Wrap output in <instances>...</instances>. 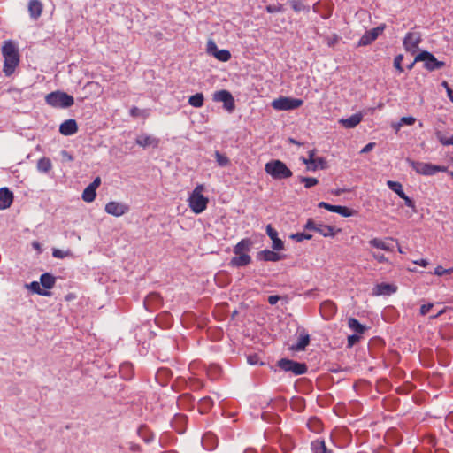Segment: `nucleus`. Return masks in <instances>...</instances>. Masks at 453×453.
I'll return each mask as SVG.
<instances>
[{
	"label": "nucleus",
	"instance_id": "bb28decb",
	"mask_svg": "<svg viewBox=\"0 0 453 453\" xmlns=\"http://www.w3.org/2000/svg\"><path fill=\"white\" fill-rule=\"evenodd\" d=\"M311 449L313 453H331L332 451L327 449L324 440H315L311 442Z\"/></svg>",
	"mask_w": 453,
	"mask_h": 453
},
{
	"label": "nucleus",
	"instance_id": "72a5a7b5",
	"mask_svg": "<svg viewBox=\"0 0 453 453\" xmlns=\"http://www.w3.org/2000/svg\"><path fill=\"white\" fill-rule=\"evenodd\" d=\"M96 192L92 187L88 186L82 192V199L87 203H91L95 200Z\"/></svg>",
	"mask_w": 453,
	"mask_h": 453
},
{
	"label": "nucleus",
	"instance_id": "39448f33",
	"mask_svg": "<svg viewBox=\"0 0 453 453\" xmlns=\"http://www.w3.org/2000/svg\"><path fill=\"white\" fill-rule=\"evenodd\" d=\"M45 101L49 105L59 108H67L74 104L73 97L62 91H54L48 94Z\"/></svg>",
	"mask_w": 453,
	"mask_h": 453
},
{
	"label": "nucleus",
	"instance_id": "052dcab7",
	"mask_svg": "<svg viewBox=\"0 0 453 453\" xmlns=\"http://www.w3.org/2000/svg\"><path fill=\"white\" fill-rule=\"evenodd\" d=\"M61 156L64 161L72 162L73 160V156L66 150H62Z\"/></svg>",
	"mask_w": 453,
	"mask_h": 453
},
{
	"label": "nucleus",
	"instance_id": "58836bf2",
	"mask_svg": "<svg viewBox=\"0 0 453 453\" xmlns=\"http://www.w3.org/2000/svg\"><path fill=\"white\" fill-rule=\"evenodd\" d=\"M129 113L133 118H139V117L146 118L148 116V113L145 110H141L136 106H133L130 109Z\"/></svg>",
	"mask_w": 453,
	"mask_h": 453
},
{
	"label": "nucleus",
	"instance_id": "f257e3e1",
	"mask_svg": "<svg viewBox=\"0 0 453 453\" xmlns=\"http://www.w3.org/2000/svg\"><path fill=\"white\" fill-rule=\"evenodd\" d=\"M4 57L3 72L5 76H11L19 63V54L16 44L12 41H4L2 46Z\"/></svg>",
	"mask_w": 453,
	"mask_h": 453
},
{
	"label": "nucleus",
	"instance_id": "9d476101",
	"mask_svg": "<svg viewBox=\"0 0 453 453\" xmlns=\"http://www.w3.org/2000/svg\"><path fill=\"white\" fill-rule=\"evenodd\" d=\"M422 41L421 34L419 32H409L403 39V47L406 51L414 53L418 48Z\"/></svg>",
	"mask_w": 453,
	"mask_h": 453
},
{
	"label": "nucleus",
	"instance_id": "7ed1b4c3",
	"mask_svg": "<svg viewBox=\"0 0 453 453\" xmlns=\"http://www.w3.org/2000/svg\"><path fill=\"white\" fill-rule=\"evenodd\" d=\"M265 171L273 179L282 180L292 176V171L282 161L276 159L265 164Z\"/></svg>",
	"mask_w": 453,
	"mask_h": 453
},
{
	"label": "nucleus",
	"instance_id": "423d86ee",
	"mask_svg": "<svg viewBox=\"0 0 453 453\" xmlns=\"http://www.w3.org/2000/svg\"><path fill=\"white\" fill-rule=\"evenodd\" d=\"M414 62H424V67L429 72H433L445 66V63L443 61L437 60L432 53L426 50L419 52L415 57Z\"/></svg>",
	"mask_w": 453,
	"mask_h": 453
},
{
	"label": "nucleus",
	"instance_id": "e2e57ef3",
	"mask_svg": "<svg viewBox=\"0 0 453 453\" xmlns=\"http://www.w3.org/2000/svg\"><path fill=\"white\" fill-rule=\"evenodd\" d=\"M325 165H326V161L324 158H322V157L317 158V159H315V164H314V166L312 167V169L315 170L318 167V165H319L321 168H324Z\"/></svg>",
	"mask_w": 453,
	"mask_h": 453
},
{
	"label": "nucleus",
	"instance_id": "09e8293b",
	"mask_svg": "<svg viewBox=\"0 0 453 453\" xmlns=\"http://www.w3.org/2000/svg\"><path fill=\"white\" fill-rule=\"evenodd\" d=\"M400 121L403 126H404V125L411 126L416 122V119L412 116H407V117H402L400 119Z\"/></svg>",
	"mask_w": 453,
	"mask_h": 453
},
{
	"label": "nucleus",
	"instance_id": "f704fd0d",
	"mask_svg": "<svg viewBox=\"0 0 453 453\" xmlns=\"http://www.w3.org/2000/svg\"><path fill=\"white\" fill-rule=\"evenodd\" d=\"M213 56L223 62H226L231 58V54L227 50H217L215 52H213Z\"/></svg>",
	"mask_w": 453,
	"mask_h": 453
},
{
	"label": "nucleus",
	"instance_id": "6e6d98bb",
	"mask_svg": "<svg viewBox=\"0 0 453 453\" xmlns=\"http://www.w3.org/2000/svg\"><path fill=\"white\" fill-rule=\"evenodd\" d=\"M376 143L375 142H369L367 143L360 151V153L362 154H365V153H368L370 152L374 147H375Z\"/></svg>",
	"mask_w": 453,
	"mask_h": 453
},
{
	"label": "nucleus",
	"instance_id": "4be33fe9",
	"mask_svg": "<svg viewBox=\"0 0 453 453\" xmlns=\"http://www.w3.org/2000/svg\"><path fill=\"white\" fill-rule=\"evenodd\" d=\"M362 119L361 113H356L348 119H341L339 122L346 128H354L362 121Z\"/></svg>",
	"mask_w": 453,
	"mask_h": 453
},
{
	"label": "nucleus",
	"instance_id": "ea45409f",
	"mask_svg": "<svg viewBox=\"0 0 453 453\" xmlns=\"http://www.w3.org/2000/svg\"><path fill=\"white\" fill-rule=\"evenodd\" d=\"M300 181L303 183L306 188H310L318 184L319 180L313 177H301Z\"/></svg>",
	"mask_w": 453,
	"mask_h": 453
},
{
	"label": "nucleus",
	"instance_id": "0eeeda50",
	"mask_svg": "<svg viewBox=\"0 0 453 453\" xmlns=\"http://www.w3.org/2000/svg\"><path fill=\"white\" fill-rule=\"evenodd\" d=\"M303 104V101L302 99L281 96L273 100L272 106L278 111H289L299 108Z\"/></svg>",
	"mask_w": 453,
	"mask_h": 453
},
{
	"label": "nucleus",
	"instance_id": "a878e982",
	"mask_svg": "<svg viewBox=\"0 0 453 453\" xmlns=\"http://www.w3.org/2000/svg\"><path fill=\"white\" fill-rule=\"evenodd\" d=\"M40 282L43 288L50 289L54 287L56 283V278L53 275L46 273L41 275Z\"/></svg>",
	"mask_w": 453,
	"mask_h": 453
},
{
	"label": "nucleus",
	"instance_id": "9b49d317",
	"mask_svg": "<svg viewBox=\"0 0 453 453\" xmlns=\"http://www.w3.org/2000/svg\"><path fill=\"white\" fill-rule=\"evenodd\" d=\"M386 28L385 24H381L371 30L366 31L358 41V46H366L374 42Z\"/></svg>",
	"mask_w": 453,
	"mask_h": 453
},
{
	"label": "nucleus",
	"instance_id": "338daca9",
	"mask_svg": "<svg viewBox=\"0 0 453 453\" xmlns=\"http://www.w3.org/2000/svg\"><path fill=\"white\" fill-rule=\"evenodd\" d=\"M392 127H393V128L395 129V133H397V132L401 129V127H403V125L401 124V121L399 120V122H397V123H394V124L392 125Z\"/></svg>",
	"mask_w": 453,
	"mask_h": 453
},
{
	"label": "nucleus",
	"instance_id": "bf43d9fd",
	"mask_svg": "<svg viewBox=\"0 0 453 453\" xmlns=\"http://www.w3.org/2000/svg\"><path fill=\"white\" fill-rule=\"evenodd\" d=\"M372 257L377 260L379 263L388 262V258L384 255L376 254L374 252L372 253Z\"/></svg>",
	"mask_w": 453,
	"mask_h": 453
},
{
	"label": "nucleus",
	"instance_id": "2eb2a0df",
	"mask_svg": "<svg viewBox=\"0 0 453 453\" xmlns=\"http://www.w3.org/2000/svg\"><path fill=\"white\" fill-rule=\"evenodd\" d=\"M78 131V125L75 119H70L64 121L59 127V132L65 136H69L76 134Z\"/></svg>",
	"mask_w": 453,
	"mask_h": 453
},
{
	"label": "nucleus",
	"instance_id": "79ce46f5",
	"mask_svg": "<svg viewBox=\"0 0 453 453\" xmlns=\"http://www.w3.org/2000/svg\"><path fill=\"white\" fill-rule=\"evenodd\" d=\"M403 59V56L402 54L397 55L394 59V66L400 73L403 72V68L402 66Z\"/></svg>",
	"mask_w": 453,
	"mask_h": 453
},
{
	"label": "nucleus",
	"instance_id": "37998d69",
	"mask_svg": "<svg viewBox=\"0 0 453 453\" xmlns=\"http://www.w3.org/2000/svg\"><path fill=\"white\" fill-rule=\"evenodd\" d=\"M318 206H319V208H324V209H326V210H327V211H331V212H335V213H336V212H337V210H338V206H339V205H332V204L327 203H326V202H320V203L318 204Z\"/></svg>",
	"mask_w": 453,
	"mask_h": 453
},
{
	"label": "nucleus",
	"instance_id": "5701e85b",
	"mask_svg": "<svg viewBox=\"0 0 453 453\" xmlns=\"http://www.w3.org/2000/svg\"><path fill=\"white\" fill-rule=\"evenodd\" d=\"M341 232V229H335L334 226L319 223L318 225L317 233L324 237H334L337 233Z\"/></svg>",
	"mask_w": 453,
	"mask_h": 453
},
{
	"label": "nucleus",
	"instance_id": "de8ad7c7",
	"mask_svg": "<svg viewBox=\"0 0 453 453\" xmlns=\"http://www.w3.org/2000/svg\"><path fill=\"white\" fill-rule=\"evenodd\" d=\"M70 254L69 251H64L58 249H54L52 251V256L56 258H65Z\"/></svg>",
	"mask_w": 453,
	"mask_h": 453
},
{
	"label": "nucleus",
	"instance_id": "603ef678",
	"mask_svg": "<svg viewBox=\"0 0 453 453\" xmlns=\"http://www.w3.org/2000/svg\"><path fill=\"white\" fill-rule=\"evenodd\" d=\"M438 140L443 145H453V135L447 138L441 134H438Z\"/></svg>",
	"mask_w": 453,
	"mask_h": 453
},
{
	"label": "nucleus",
	"instance_id": "4d7b16f0",
	"mask_svg": "<svg viewBox=\"0 0 453 453\" xmlns=\"http://www.w3.org/2000/svg\"><path fill=\"white\" fill-rule=\"evenodd\" d=\"M432 307H433V303L423 304L420 307V314L421 315L427 314L429 312V311L432 309Z\"/></svg>",
	"mask_w": 453,
	"mask_h": 453
},
{
	"label": "nucleus",
	"instance_id": "a19ab883",
	"mask_svg": "<svg viewBox=\"0 0 453 453\" xmlns=\"http://www.w3.org/2000/svg\"><path fill=\"white\" fill-rule=\"evenodd\" d=\"M307 425L311 430L315 432H319L321 428L320 421L316 418L310 419Z\"/></svg>",
	"mask_w": 453,
	"mask_h": 453
},
{
	"label": "nucleus",
	"instance_id": "ddd939ff",
	"mask_svg": "<svg viewBox=\"0 0 453 453\" xmlns=\"http://www.w3.org/2000/svg\"><path fill=\"white\" fill-rule=\"evenodd\" d=\"M319 311L324 319L330 320L335 315L337 307L334 302L326 300L320 304Z\"/></svg>",
	"mask_w": 453,
	"mask_h": 453
},
{
	"label": "nucleus",
	"instance_id": "aec40b11",
	"mask_svg": "<svg viewBox=\"0 0 453 453\" xmlns=\"http://www.w3.org/2000/svg\"><path fill=\"white\" fill-rule=\"evenodd\" d=\"M309 343L310 335L304 330H303L299 334L297 342L295 345H292L290 349L294 351H302L305 349Z\"/></svg>",
	"mask_w": 453,
	"mask_h": 453
},
{
	"label": "nucleus",
	"instance_id": "a18cd8bd",
	"mask_svg": "<svg viewBox=\"0 0 453 453\" xmlns=\"http://www.w3.org/2000/svg\"><path fill=\"white\" fill-rule=\"evenodd\" d=\"M453 273V268L444 269L441 265H438L434 269V274L437 276H442L446 273Z\"/></svg>",
	"mask_w": 453,
	"mask_h": 453
},
{
	"label": "nucleus",
	"instance_id": "b1692460",
	"mask_svg": "<svg viewBox=\"0 0 453 453\" xmlns=\"http://www.w3.org/2000/svg\"><path fill=\"white\" fill-rule=\"evenodd\" d=\"M251 262V257L248 254H235L231 261L230 265L235 267H242L249 265Z\"/></svg>",
	"mask_w": 453,
	"mask_h": 453
},
{
	"label": "nucleus",
	"instance_id": "20e7f679",
	"mask_svg": "<svg viewBox=\"0 0 453 453\" xmlns=\"http://www.w3.org/2000/svg\"><path fill=\"white\" fill-rule=\"evenodd\" d=\"M407 163L418 174L425 176H432L439 172H447L448 167L444 165H433L431 163H424L419 161H414L407 158Z\"/></svg>",
	"mask_w": 453,
	"mask_h": 453
},
{
	"label": "nucleus",
	"instance_id": "f03ea898",
	"mask_svg": "<svg viewBox=\"0 0 453 453\" xmlns=\"http://www.w3.org/2000/svg\"><path fill=\"white\" fill-rule=\"evenodd\" d=\"M204 186L198 184L188 198V206L196 214H200L207 208L209 199L203 195Z\"/></svg>",
	"mask_w": 453,
	"mask_h": 453
},
{
	"label": "nucleus",
	"instance_id": "f8f14e48",
	"mask_svg": "<svg viewBox=\"0 0 453 453\" xmlns=\"http://www.w3.org/2000/svg\"><path fill=\"white\" fill-rule=\"evenodd\" d=\"M129 210V207L122 203L111 201L106 203L105 211L112 216L120 217L126 214Z\"/></svg>",
	"mask_w": 453,
	"mask_h": 453
},
{
	"label": "nucleus",
	"instance_id": "a211bd4d",
	"mask_svg": "<svg viewBox=\"0 0 453 453\" xmlns=\"http://www.w3.org/2000/svg\"><path fill=\"white\" fill-rule=\"evenodd\" d=\"M13 202V193L7 188H0V210L9 208Z\"/></svg>",
	"mask_w": 453,
	"mask_h": 453
},
{
	"label": "nucleus",
	"instance_id": "1a4fd4ad",
	"mask_svg": "<svg viewBox=\"0 0 453 453\" xmlns=\"http://www.w3.org/2000/svg\"><path fill=\"white\" fill-rule=\"evenodd\" d=\"M213 100L215 102H222L224 104V108L228 112H232L235 108V104L232 94L226 89L216 91L213 94Z\"/></svg>",
	"mask_w": 453,
	"mask_h": 453
},
{
	"label": "nucleus",
	"instance_id": "e433bc0d",
	"mask_svg": "<svg viewBox=\"0 0 453 453\" xmlns=\"http://www.w3.org/2000/svg\"><path fill=\"white\" fill-rule=\"evenodd\" d=\"M26 288L36 294L41 295V296H48L49 295V293L47 291L42 290V288L40 287V283L37 281H33L30 284H27Z\"/></svg>",
	"mask_w": 453,
	"mask_h": 453
},
{
	"label": "nucleus",
	"instance_id": "412c9836",
	"mask_svg": "<svg viewBox=\"0 0 453 453\" xmlns=\"http://www.w3.org/2000/svg\"><path fill=\"white\" fill-rule=\"evenodd\" d=\"M257 257L264 261L277 262L283 258V256L273 250H265L257 254Z\"/></svg>",
	"mask_w": 453,
	"mask_h": 453
},
{
	"label": "nucleus",
	"instance_id": "69168bd1",
	"mask_svg": "<svg viewBox=\"0 0 453 453\" xmlns=\"http://www.w3.org/2000/svg\"><path fill=\"white\" fill-rule=\"evenodd\" d=\"M280 299V297L279 296H270L268 297V303L271 304V305H274L277 303V302Z\"/></svg>",
	"mask_w": 453,
	"mask_h": 453
},
{
	"label": "nucleus",
	"instance_id": "0e129e2a",
	"mask_svg": "<svg viewBox=\"0 0 453 453\" xmlns=\"http://www.w3.org/2000/svg\"><path fill=\"white\" fill-rule=\"evenodd\" d=\"M101 184V179L100 177H96L92 183H90L88 186L89 187H92L93 189L96 190V188L99 187V185Z\"/></svg>",
	"mask_w": 453,
	"mask_h": 453
},
{
	"label": "nucleus",
	"instance_id": "c756f323",
	"mask_svg": "<svg viewBox=\"0 0 453 453\" xmlns=\"http://www.w3.org/2000/svg\"><path fill=\"white\" fill-rule=\"evenodd\" d=\"M349 327L357 334H362L365 331V326L359 323L355 318H349L348 320Z\"/></svg>",
	"mask_w": 453,
	"mask_h": 453
},
{
	"label": "nucleus",
	"instance_id": "473e14b6",
	"mask_svg": "<svg viewBox=\"0 0 453 453\" xmlns=\"http://www.w3.org/2000/svg\"><path fill=\"white\" fill-rule=\"evenodd\" d=\"M388 187L394 191L395 194H397L400 197H403V195L405 194L403 188V185L398 181L394 180H388L387 181Z\"/></svg>",
	"mask_w": 453,
	"mask_h": 453
},
{
	"label": "nucleus",
	"instance_id": "f3484780",
	"mask_svg": "<svg viewBox=\"0 0 453 453\" xmlns=\"http://www.w3.org/2000/svg\"><path fill=\"white\" fill-rule=\"evenodd\" d=\"M266 234L271 238L273 244L272 248L274 250H284V242L278 237L277 231L271 226L268 225L266 226Z\"/></svg>",
	"mask_w": 453,
	"mask_h": 453
},
{
	"label": "nucleus",
	"instance_id": "864d4df0",
	"mask_svg": "<svg viewBox=\"0 0 453 453\" xmlns=\"http://www.w3.org/2000/svg\"><path fill=\"white\" fill-rule=\"evenodd\" d=\"M319 223H316L315 221H313L311 219H308L305 226H304V228L307 229V230H312V231H315L317 232V228H318V225Z\"/></svg>",
	"mask_w": 453,
	"mask_h": 453
},
{
	"label": "nucleus",
	"instance_id": "c9c22d12",
	"mask_svg": "<svg viewBox=\"0 0 453 453\" xmlns=\"http://www.w3.org/2000/svg\"><path fill=\"white\" fill-rule=\"evenodd\" d=\"M214 155L216 162L219 166L224 167L230 164L229 158L226 155L221 154L219 151H215Z\"/></svg>",
	"mask_w": 453,
	"mask_h": 453
},
{
	"label": "nucleus",
	"instance_id": "7c9ffc66",
	"mask_svg": "<svg viewBox=\"0 0 453 453\" xmlns=\"http://www.w3.org/2000/svg\"><path fill=\"white\" fill-rule=\"evenodd\" d=\"M369 244L376 249H380L386 251H391L390 246L385 242L382 239L380 238H372L369 241Z\"/></svg>",
	"mask_w": 453,
	"mask_h": 453
},
{
	"label": "nucleus",
	"instance_id": "393cba45",
	"mask_svg": "<svg viewBox=\"0 0 453 453\" xmlns=\"http://www.w3.org/2000/svg\"><path fill=\"white\" fill-rule=\"evenodd\" d=\"M252 242L249 238L241 240L234 247V254H247L250 250Z\"/></svg>",
	"mask_w": 453,
	"mask_h": 453
},
{
	"label": "nucleus",
	"instance_id": "4468645a",
	"mask_svg": "<svg viewBox=\"0 0 453 453\" xmlns=\"http://www.w3.org/2000/svg\"><path fill=\"white\" fill-rule=\"evenodd\" d=\"M397 291V287L389 283H380L372 288L373 296H390Z\"/></svg>",
	"mask_w": 453,
	"mask_h": 453
},
{
	"label": "nucleus",
	"instance_id": "4c0bfd02",
	"mask_svg": "<svg viewBox=\"0 0 453 453\" xmlns=\"http://www.w3.org/2000/svg\"><path fill=\"white\" fill-rule=\"evenodd\" d=\"M336 213L340 214L342 217H351L356 214V211H354L350 208H348L346 206L339 205Z\"/></svg>",
	"mask_w": 453,
	"mask_h": 453
},
{
	"label": "nucleus",
	"instance_id": "8fccbe9b",
	"mask_svg": "<svg viewBox=\"0 0 453 453\" xmlns=\"http://www.w3.org/2000/svg\"><path fill=\"white\" fill-rule=\"evenodd\" d=\"M404 200L405 205L411 208L413 212H416V205L412 199H411L409 196H407L405 194L403 195V197H401Z\"/></svg>",
	"mask_w": 453,
	"mask_h": 453
},
{
	"label": "nucleus",
	"instance_id": "49530a36",
	"mask_svg": "<svg viewBox=\"0 0 453 453\" xmlns=\"http://www.w3.org/2000/svg\"><path fill=\"white\" fill-rule=\"evenodd\" d=\"M247 362L251 365H263V362H260V358L257 354L250 355L247 357Z\"/></svg>",
	"mask_w": 453,
	"mask_h": 453
},
{
	"label": "nucleus",
	"instance_id": "2f4dec72",
	"mask_svg": "<svg viewBox=\"0 0 453 453\" xmlns=\"http://www.w3.org/2000/svg\"><path fill=\"white\" fill-rule=\"evenodd\" d=\"M204 96L202 93H196L188 98V104L196 108H200L203 105Z\"/></svg>",
	"mask_w": 453,
	"mask_h": 453
},
{
	"label": "nucleus",
	"instance_id": "6e6552de",
	"mask_svg": "<svg viewBox=\"0 0 453 453\" xmlns=\"http://www.w3.org/2000/svg\"><path fill=\"white\" fill-rule=\"evenodd\" d=\"M278 366L281 370L285 372H291L295 375H302L307 372V366L304 363H298L287 358L279 360Z\"/></svg>",
	"mask_w": 453,
	"mask_h": 453
},
{
	"label": "nucleus",
	"instance_id": "c85d7f7f",
	"mask_svg": "<svg viewBox=\"0 0 453 453\" xmlns=\"http://www.w3.org/2000/svg\"><path fill=\"white\" fill-rule=\"evenodd\" d=\"M288 4H290L293 11L296 12H310V6L308 4H305L301 0H288Z\"/></svg>",
	"mask_w": 453,
	"mask_h": 453
},
{
	"label": "nucleus",
	"instance_id": "5fc2aeb1",
	"mask_svg": "<svg viewBox=\"0 0 453 453\" xmlns=\"http://www.w3.org/2000/svg\"><path fill=\"white\" fill-rule=\"evenodd\" d=\"M359 340H360V336L358 334H352V335L348 336V346L352 347Z\"/></svg>",
	"mask_w": 453,
	"mask_h": 453
},
{
	"label": "nucleus",
	"instance_id": "cd10ccee",
	"mask_svg": "<svg viewBox=\"0 0 453 453\" xmlns=\"http://www.w3.org/2000/svg\"><path fill=\"white\" fill-rule=\"evenodd\" d=\"M36 167L39 172L47 173L51 170L52 164L50 158L42 157L38 160Z\"/></svg>",
	"mask_w": 453,
	"mask_h": 453
},
{
	"label": "nucleus",
	"instance_id": "774afa93",
	"mask_svg": "<svg viewBox=\"0 0 453 453\" xmlns=\"http://www.w3.org/2000/svg\"><path fill=\"white\" fill-rule=\"evenodd\" d=\"M446 92H447V95H448L449 100L451 102H453V90L451 89V88H448V90H446Z\"/></svg>",
	"mask_w": 453,
	"mask_h": 453
},
{
	"label": "nucleus",
	"instance_id": "c03bdc74",
	"mask_svg": "<svg viewBox=\"0 0 453 453\" xmlns=\"http://www.w3.org/2000/svg\"><path fill=\"white\" fill-rule=\"evenodd\" d=\"M311 235L304 233H297L295 234H292L291 238L296 240V242H302L303 240H310L311 239Z\"/></svg>",
	"mask_w": 453,
	"mask_h": 453
},
{
	"label": "nucleus",
	"instance_id": "13d9d810",
	"mask_svg": "<svg viewBox=\"0 0 453 453\" xmlns=\"http://www.w3.org/2000/svg\"><path fill=\"white\" fill-rule=\"evenodd\" d=\"M218 49H217V45L215 44V42L212 40H210L207 43L208 52L213 54V52H215Z\"/></svg>",
	"mask_w": 453,
	"mask_h": 453
},
{
	"label": "nucleus",
	"instance_id": "680f3d73",
	"mask_svg": "<svg viewBox=\"0 0 453 453\" xmlns=\"http://www.w3.org/2000/svg\"><path fill=\"white\" fill-rule=\"evenodd\" d=\"M314 157V151H310L309 153V158H303V162L306 165H310V164H315V159L313 158Z\"/></svg>",
	"mask_w": 453,
	"mask_h": 453
},
{
	"label": "nucleus",
	"instance_id": "3c124183",
	"mask_svg": "<svg viewBox=\"0 0 453 453\" xmlns=\"http://www.w3.org/2000/svg\"><path fill=\"white\" fill-rule=\"evenodd\" d=\"M265 10L269 13H274V12H280L283 10V8H282L281 4L267 5L265 7Z\"/></svg>",
	"mask_w": 453,
	"mask_h": 453
},
{
	"label": "nucleus",
	"instance_id": "6ab92c4d",
	"mask_svg": "<svg viewBox=\"0 0 453 453\" xmlns=\"http://www.w3.org/2000/svg\"><path fill=\"white\" fill-rule=\"evenodd\" d=\"M43 5L39 0H30L28 3L29 15L33 19H37L42 12Z\"/></svg>",
	"mask_w": 453,
	"mask_h": 453
},
{
	"label": "nucleus",
	"instance_id": "dca6fc26",
	"mask_svg": "<svg viewBox=\"0 0 453 453\" xmlns=\"http://www.w3.org/2000/svg\"><path fill=\"white\" fill-rule=\"evenodd\" d=\"M135 143L142 148L153 147L157 148L159 144V140L149 134H141L137 136Z\"/></svg>",
	"mask_w": 453,
	"mask_h": 453
}]
</instances>
